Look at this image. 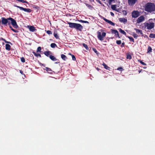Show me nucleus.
<instances>
[{"instance_id": "1", "label": "nucleus", "mask_w": 155, "mask_h": 155, "mask_svg": "<svg viewBox=\"0 0 155 155\" xmlns=\"http://www.w3.org/2000/svg\"><path fill=\"white\" fill-rule=\"evenodd\" d=\"M144 10L148 12H154L155 11V5L153 3H147L145 5Z\"/></svg>"}, {"instance_id": "2", "label": "nucleus", "mask_w": 155, "mask_h": 155, "mask_svg": "<svg viewBox=\"0 0 155 155\" xmlns=\"http://www.w3.org/2000/svg\"><path fill=\"white\" fill-rule=\"evenodd\" d=\"M106 33L102 30L97 32V37L99 40L102 41L104 40V38L106 36Z\"/></svg>"}, {"instance_id": "3", "label": "nucleus", "mask_w": 155, "mask_h": 155, "mask_svg": "<svg viewBox=\"0 0 155 155\" xmlns=\"http://www.w3.org/2000/svg\"><path fill=\"white\" fill-rule=\"evenodd\" d=\"M69 27L71 28H76L77 29H81L83 28L82 26L80 24L75 23H69Z\"/></svg>"}, {"instance_id": "4", "label": "nucleus", "mask_w": 155, "mask_h": 155, "mask_svg": "<svg viewBox=\"0 0 155 155\" xmlns=\"http://www.w3.org/2000/svg\"><path fill=\"white\" fill-rule=\"evenodd\" d=\"M143 24L145 26V28H147V29H151L153 28L154 26V24L153 23H148L145 22Z\"/></svg>"}, {"instance_id": "5", "label": "nucleus", "mask_w": 155, "mask_h": 155, "mask_svg": "<svg viewBox=\"0 0 155 155\" xmlns=\"http://www.w3.org/2000/svg\"><path fill=\"white\" fill-rule=\"evenodd\" d=\"M8 19L10 21V22L14 28H18V25L16 21L14 19L11 18H8Z\"/></svg>"}, {"instance_id": "6", "label": "nucleus", "mask_w": 155, "mask_h": 155, "mask_svg": "<svg viewBox=\"0 0 155 155\" xmlns=\"http://www.w3.org/2000/svg\"><path fill=\"white\" fill-rule=\"evenodd\" d=\"M111 33L112 34L115 35V38H120V37L119 35L118 31L116 30H111Z\"/></svg>"}, {"instance_id": "7", "label": "nucleus", "mask_w": 155, "mask_h": 155, "mask_svg": "<svg viewBox=\"0 0 155 155\" xmlns=\"http://www.w3.org/2000/svg\"><path fill=\"white\" fill-rule=\"evenodd\" d=\"M139 15V12L137 11H134L132 13V16L133 18H137Z\"/></svg>"}, {"instance_id": "8", "label": "nucleus", "mask_w": 155, "mask_h": 155, "mask_svg": "<svg viewBox=\"0 0 155 155\" xmlns=\"http://www.w3.org/2000/svg\"><path fill=\"white\" fill-rule=\"evenodd\" d=\"M144 17L141 16L139 17L137 20V23H140L144 20Z\"/></svg>"}, {"instance_id": "9", "label": "nucleus", "mask_w": 155, "mask_h": 155, "mask_svg": "<svg viewBox=\"0 0 155 155\" xmlns=\"http://www.w3.org/2000/svg\"><path fill=\"white\" fill-rule=\"evenodd\" d=\"M8 20H9L8 19H8H6L4 18H2V22L3 24L5 25L7 24V23H8V24H9V22L10 21H8Z\"/></svg>"}, {"instance_id": "10", "label": "nucleus", "mask_w": 155, "mask_h": 155, "mask_svg": "<svg viewBox=\"0 0 155 155\" xmlns=\"http://www.w3.org/2000/svg\"><path fill=\"white\" fill-rule=\"evenodd\" d=\"M137 0H128V2L130 5H134L136 2Z\"/></svg>"}, {"instance_id": "11", "label": "nucleus", "mask_w": 155, "mask_h": 155, "mask_svg": "<svg viewBox=\"0 0 155 155\" xmlns=\"http://www.w3.org/2000/svg\"><path fill=\"white\" fill-rule=\"evenodd\" d=\"M104 19L105 20V21H106V22L109 23V24H110V25H113L114 26V23H113V22H112L111 21H110V20H109L105 18H104Z\"/></svg>"}, {"instance_id": "12", "label": "nucleus", "mask_w": 155, "mask_h": 155, "mask_svg": "<svg viewBox=\"0 0 155 155\" xmlns=\"http://www.w3.org/2000/svg\"><path fill=\"white\" fill-rule=\"evenodd\" d=\"M119 20L120 21L123 23L126 22L127 21V19L124 18H120Z\"/></svg>"}, {"instance_id": "13", "label": "nucleus", "mask_w": 155, "mask_h": 155, "mask_svg": "<svg viewBox=\"0 0 155 155\" xmlns=\"http://www.w3.org/2000/svg\"><path fill=\"white\" fill-rule=\"evenodd\" d=\"M46 70V71L49 73L50 74H52V71L51 70V69L49 68L46 67L45 69Z\"/></svg>"}, {"instance_id": "14", "label": "nucleus", "mask_w": 155, "mask_h": 155, "mask_svg": "<svg viewBox=\"0 0 155 155\" xmlns=\"http://www.w3.org/2000/svg\"><path fill=\"white\" fill-rule=\"evenodd\" d=\"M136 32L138 33V34L140 35L141 36H143V35L142 32V31L141 30H136Z\"/></svg>"}, {"instance_id": "15", "label": "nucleus", "mask_w": 155, "mask_h": 155, "mask_svg": "<svg viewBox=\"0 0 155 155\" xmlns=\"http://www.w3.org/2000/svg\"><path fill=\"white\" fill-rule=\"evenodd\" d=\"M5 49L8 51H10L11 50V46L8 44L5 45Z\"/></svg>"}, {"instance_id": "16", "label": "nucleus", "mask_w": 155, "mask_h": 155, "mask_svg": "<svg viewBox=\"0 0 155 155\" xmlns=\"http://www.w3.org/2000/svg\"><path fill=\"white\" fill-rule=\"evenodd\" d=\"M49 58L53 61H56L57 59L55 58L54 56L52 55H50L49 56Z\"/></svg>"}, {"instance_id": "17", "label": "nucleus", "mask_w": 155, "mask_h": 155, "mask_svg": "<svg viewBox=\"0 0 155 155\" xmlns=\"http://www.w3.org/2000/svg\"><path fill=\"white\" fill-rule=\"evenodd\" d=\"M51 52L49 51H46L44 52V54L47 56L49 57Z\"/></svg>"}, {"instance_id": "18", "label": "nucleus", "mask_w": 155, "mask_h": 155, "mask_svg": "<svg viewBox=\"0 0 155 155\" xmlns=\"http://www.w3.org/2000/svg\"><path fill=\"white\" fill-rule=\"evenodd\" d=\"M104 66V68L107 70H109L110 68L105 63H103L102 64Z\"/></svg>"}, {"instance_id": "19", "label": "nucleus", "mask_w": 155, "mask_h": 155, "mask_svg": "<svg viewBox=\"0 0 155 155\" xmlns=\"http://www.w3.org/2000/svg\"><path fill=\"white\" fill-rule=\"evenodd\" d=\"M61 57L62 59L64 61H65L67 59L66 56L63 54L61 55Z\"/></svg>"}, {"instance_id": "20", "label": "nucleus", "mask_w": 155, "mask_h": 155, "mask_svg": "<svg viewBox=\"0 0 155 155\" xmlns=\"http://www.w3.org/2000/svg\"><path fill=\"white\" fill-rule=\"evenodd\" d=\"M33 53L37 57H41V54L39 53H36L34 51L33 52Z\"/></svg>"}, {"instance_id": "21", "label": "nucleus", "mask_w": 155, "mask_h": 155, "mask_svg": "<svg viewBox=\"0 0 155 155\" xmlns=\"http://www.w3.org/2000/svg\"><path fill=\"white\" fill-rule=\"evenodd\" d=\"M152 51V49L151 47L149 46L148 48L147 53H150Z\"/></svg>"}, {"instance_id": "22", "label": "nucleus", "mask_w": 155, "mask_h": 155, "mask_svg": "<svg viewBox=\"0 0 155 155\" xmlns=\"http://www.w3.org/2000/svg\"><path fill=\"white\" fill-rule=\"evenodd\" d=\"M27 28H28L29 29H35V28L33 26H29L28 25L27 26Z\"/></svg>"}, {"instance_id": "23", "label": "nucleus", "mask_w": 155, "mask_h": 155, "mask_svg": "<svg viewBox=\"0 0 155 155\" xmlns=\"http://www.w3.org/2000/svg\"><path fill=\"white\" fill-rule=\"evenodd\" d=\"M50 46L51 47L53 48H55L56 47H57V45L54 43H51Z\"/></svg>"}, {"instance_id": "24", "label": "nucleus", "mask_w": 155, "mask_h": 155, "mask_svg": "<svg viewBox=\"0 0 155 155\" xmlns=\"http://www.w3.org/2000/svg\"><path fill=\"white\" fill-rule=\"evenodd\" d=\"M54 37L58 39L59 38V36L57 35V32L56 31H54Z\"/></svg>"}, {"instance_id": "25", "label": "nucleus", "mask_w": 155, "mask_h": 155, "mask_svg": "<svg viewBox=\"0 0 155 155\" xmlns=\"http://www.w3.org/2000/svg\"><path fill=\"white\" fill-rule=\"evenodd\" d=\"M82 45L83 47H84L86 50H88L89 49V48L87 45L85 43H83Z\"/></svg>"}, {"instance_id": "26", "label": "nucleus", "mask_w": 155, "mask_h": 155, "mask_svg": "<svg viewBox=\"0 0 155 155\" xmlns=\"http://www.w3.org/2000/svg\"><path fill=\"white\" fill-rule=\"evenodd\" d=\"M127 37L129 38L130 41L133 42H134V39L132 37L128 36Z\"/></svg>"}, {"instance_id": "27", "label": "nucleus", "mask_w": 155, "mask_h": 155, "mask_svg": "<svg viewBox=\"0 0 155 155\" xmlns=\"http://www.w3.org/2000/svg\"><path fill=\"white\" fill-rule=\"evenodd\" d=\"M149 37L151 38H155V34H150L149 35Z\"/></svg>"}, {"instance_id": "28", "label": "nucleus", "mask_w": 155, "mask_h": 155, "mask_svg": "<svg viewBox=\"0 0 155 155\" xmlns=\"http://www.w3.org/2000/svg\"><path fill=\"white\" fill-rule=\"evenodd\" d=\"M23 11L28 12H31V10L30 9H26V8H24Z\"/></svg>"}, {"instance_id": "29", "label": "nucleus", "mask_w": 155, "mask_h": 155, "mask_svg": "<svg viewBox=\"0 0 155 155\" xmlns=\"http://www.w3.org/2000/svg\"><path fill=\"white\" fill-rule=\"evenodd\" d=\"M126 58L127 59H131L132 57H131V56L130 54H128L127 55V58Z\"/></svg>"}, {"instance_id": "30", "label": "nucleus", "mask_w": 155, "mask_h": 155, "mask_svg": "<svg viewBox=\"0 0 155 155\" xmlns=\"http://www.w3.org/2000/svg\"><path fill=\"white\" fill-rule=\"evenodd\" d=\"M41 48L40 47H39L38 48L37 52H41Z\"/></svg>"}, {"instance_id": "31", "label": "nucleus", "mask_w": 155, "mask_h": 155, "mask_svg": "<svg viewBox=\"0 0 155 155\" xmlns=\"http://www.w3.org/2000/svg\"><path fill=\"white\" fill-rule=\"evenodd\" d=\"M69 54L71 55L72 57V59L73 60H74V61L76 60V58L74 55L72 54Z\"/></svg>"}, {"instance_id": "32", "label": "nucleus", "mask_w": 155, "mask_h": 155, "mask_svg": "<svg viewBox=\"0 0 155 155\" xmlns=\"http://www.w3.org/2000/svg\"><path fill=\"white\" fill-rule=\"evenodd\" d=\"M116 43L118 45H120L121 43V40H117L116 41Z\"/></svg>"}, {"instance_id": "33", "label": "nucleus", "mask_w": 155, "mask_h": 155, "mask_svg": "<svg viewBox=\"0 0 155 155\" xmlns=\"http://www.w3.org/2000/svg\"><path fill=\"white\" fill-rule=\"evenodd\" d=\"M111 8H112V9H113L114 10H116V7L115 5H112L111 6Z\"/></svg>"}, {"instance_id": "34", "label": "nucleus", "mask_w": 155, "mask_h": 155, "mask_svg": "<svg viewBox=\"0 0 155 155\" xmlns=\"http://www.w3.org/2000/svg\"><path fill=\"white\" fill-rule=\"evenodd\" d=\"M79 21L80 22H81L84 23H88V22L87 21H83L82 20H80Z\"/></svg>"}, {"instance_id": "35", "label": "nucleus", "mask_w": 155, "mask_h": 155, "mask_svg": "<svg viewBox=\"0 0 155 155\" xmlns=\"http://www.w3.org/2000/svg\"><path fill=\"white\" fill-rule=\"evenodd\" d=\"M120 32L123 34L126 35V33L122 30H120Z\"/></svg>"}, {"instance_id": "36", "label": "nucleus", "mask_w": 155, "mask_h": 155, "mask_svg": "<svg viewBox=\"0 0 155 155\" xmlns=\"http://www.w3.org/2000/svg\"><path fill=\"white\" fill-rule=\"evenodd\" d=\"M21 60L22 62L24 63L25 62V58L24 57L21 58Z\"/></svg>"}, {"instance_id": "37", "label": "nucleus", "mask_w": 155, "mask_h": 155, "mask_svg": "<svg viewBox=\"0 0 155 155\" xmlns=\"http://www.w3.org/2000/svg\"><path fill=\"white\" fill-rule=\"evenodd\" d=\"M132 35L135 38H137V37L138 36L134 33H133Z\"/></svg>"}, {"instance_id": "38", "label": "nucleus", "mask_w": 155, "mask_h": 155, "mask_svg": "<svg viewBox=\"0 0 155 155\" xmlns=\"http://www.w3.org/2000/svg\"><path fill=\"white\" fill-rule=\"evenodd\" d=\"M138 61L141 64L143 65H146V64H145L144 62L142 61L141 60H139Z\"/></svg>"}, {"instance_id": "39", "label": "nucleus", "mask_w": 155, "mask_h": 155, "mask_svg": "<svg viewBox=\"0 0 155 155\" xmlns=\"http://www.w3.org/2000/svg\"><path fill=\"white\" fill-rule=\"evenodd\" d=\"M45 31H46L48 35H51L52 34L51 31L50 30H47V31L45 30Z\"/></svg>"}, {"instance_id": "40", "label": "nucleus", "mask_w": 155, "mask_h": 155, "mask_svg": "<svg viewBox=\"0 0 155 155\" xmlns=\"http://www.w3.org/2000/svg\"><path fill=\"white\" fill-rule=\"evenodd\" d=\"M93 50L97 54H98V52L97 51L96 49L95 48H93Z\"/></svg>"}, {"instance_id": "41", "label": "nucleus", "mask_w": 155, "mask_h": 155, "mask_svg": "<svg viewBox=\"0 0 155 155\" xmlns=\"http://www.w3.org/2000/svg\"><path fill=\"white\" fill-rule=\"evenodd\" d=\"M17 1L23 2V3H27V2L26 1H25L24 0H17Z\"/></svg>"}, {"instance_id": "42", "label": "nucleus", "mask_w": 155, "mask_h": 155, "mask_svg": "<svg viewBox=\"0 0 155 155\" xmlns=\"http://www.w3.org/2000/svg\"><path fill=\"white\" fill-rule=\"evenodd\" d=\"M16 7H17V8H19L21 10H24V8H23V7H20V6H16Z\"/></svg>"}, {"instance_id": "43", "label": "nucleus", "mask_w": 155, "mask_h": 155, "mask_svg": "<svg viewBox=\"0 0 155 155\" xmlns=\"http://www.w3.org/2000/svg\"><path fill=\"white\" fill-rule=\"evenodd\" d=\"M16 7H17V8H19L21 10H24V8H23V7H20V6H16Z\"/></svg>"}, {"instance_id": "44", "label": "nucleus", "mask_w": 155, "mask_h": 155, "mask_svg": "<svg viewBox=\"0 0 155 155\" xmlns=\"http://www.w3.org/2000/svg\"><path fill=\"white\" fill-rule=\"evenodd\" d=\"M123 15H126L127 14V12L126 11H123Z\"/></svg>"}, {"instance_id": "45", "label": "nucleus", "mask_w": 155, "mask_h": 155, "mask_svg": "<svg viewBox=\"0 0 155 155\" xmlns=\"http://www.w3.org/2000/svg\"><path fill=\"white\" fill-rule=\"evenodd\" d=\"M13 31L15 32L18 33L19 32L18 30H12Z\"/></svg>"}, {"instance_id": "46", "label": "nucleus", "mask_w": 155, "mask_h": 155, "mask_svg": "<svg viewBox=\"0 0 155 155\" xmlns=\"http://www.w3.org/2000/svg\"><path fill=\"white\" fill-rule=\"evenodd\" d=\"M122 68L121 67H119L117 68V70H119L120 71H122Z\"/></svg>"}, {"instance_id": "47", "label": "nucleus", "mask_w": 155, "mask_h": 155, "mask_svg": "<svg viewBox=\"0 0 155 155\" xmlns=\"http://www.w3.org/2000/svg\"><path fill=\"white\" fill-rule=\"evenodd\" d=\"M0 40H3V41H4L5 42H7V41H6V40L5 39L3 38H0Z\"/></svg>"}, {"instance_id": "48", "label": "nucleus", "mask_w": 155, "mask_h": 155, "mask_svg": "<svg viewBox=\"0 0 155 155\" xmlns=\"http://www.w3.org/2000/svg\"><path fill=\"white\" fill-rule=\"evenodd\" d=\"M125 45V43L124 42H123L121 44V45L120 46V47L122 48L124 47V46Z\"/></svg>"}, {"instance_id": "49", "label": "nucleus", "mask_w": 155, "mask_h": 155, "mask_svg": "<svg viewBox=\"0 0 155 155\" xmlns=\"http://www.w3.org/2000/svg\"><path fill=\"white\" fill-rule=\"evenodd\" d=\"M109 1V2L110 4L113 1H114L115 0H108Z\"/></svg>"}, {"instance_id": "50", "label": "nucleus", "mask_w": 155, "mask_h": 155, "mask_svg": "<svg viewBox=\"0 0 155 155\" xmlns=\"http://www.w3.org/2000/svg\"><path fill=\"white\" fill-rule=\"evenodd\" d=\"M110 15H111V16H114V14L112 12H110Z\"/></svg>"}, {"instance_id": "51", "label": "nucleus", "mask_w": 155, "mask_h": 155, "mask_svg": "<svg viewBox=\"0 0 155 155\" xmlns=\"http://www.w3.org/2000/svg\"><path fill=\"white\" fill-rule=\"evenodd\" d=\"M36 30H29V31L31 32H34Z\"/></svg>"}, {"instance_id": "52", "label": "nucleus", "mask_w": 155, "mask_h": 155, "mask_svg": "<svg viewBox=\"0 0 155 155\" xmlns=\"http://www.w3.org/2000/svg\"><path fill=\"white\" fill-rule=\"evenodd\" d=\"M142 71V69H141V70H140L138 72L139 73H140L141 71Z\"/></svg>"}, {"instance_id": "53", "label": "nucleus", "mask_w": 155, "mask_h": 155, "mask_svg": "<svg viewBox=\"0 0 155 155\" xmlns=\"http://www.w3.org/2000/svg\"><path fill=\"white\" fill-rule=\"evenodd\" d=\"M96 69H97V71H99V70H100V69L99 68H96Z\"/></svg>"}, {"instance_id": "54", "label": "nucleus", "mask_w": 155, "mask_h": 155, "mask_svg": "<svg viewBox=\"0 0 155 155\" xmlns=\"http://www.w3.org/2000/svg\"><path fill=\"white\" fill-rule=\"evenodd\" d=\"M7 42H6V43H9V44H11V43L10 42H8V41H7Z\"/></svg>"}, {"instance_id": "55", "label": "nucleus", "mask_w": 155, "mask_h": 155, "mask_svg": "<svg viewBox=\"0 0 155 155\" xmlns=\"http://www.w3.org/2000/svg\"><path fill=\"white\" fill-rule=\"evenodd\" d=\"M90 0L91 2H92L94 1V0Z\"/></svg>"}, {"instance_id": "56", "label": "nucleus", "mask_w": 155, "mask_h": 155, "mask_svg": "<svg viewBox=\"0 0 155 155\" xmlns=\"http://www.w3.org/2000/svg\"><path fill=\"white\" fill-rule=\"evenodd\" d=\"M20 72L22 74V71H20Z\"/></svg>"}, {"instance_id": "57", "label": "nucleus", "mask_w": 155, "mask_h": 155, "mask_svg": "<svg viewBox=\"0 0 155 155\" xmlns=\"http://www.w3.org/2000/svg\"><path fill=\"white\" fill-rule=\"evenodd\" d=\"M87 6L88 7H90L91 6L90 5H87Z\"/></svg>"}, {"instance_id": "58", "label": "nucleus", "mask_w": 155, "mask_h": 155, "mask_svg": "<svg viewBox=\"0 0 155 155\" xmlns=\"http://www.w3.org/2000/svg\"><path fill=\"white\" fill-rule=\"evenodd\" d=\"M55 63H56V64H57V63H58L57 62H56Z\"/></svg>"}, {"instance_id": "59", "label": "nucleus", "mask_w": 155, "mask_h": 155, "mask_svg": "<svg viewBox=\"0 0 155 155\" xmlns=\"http://www.w3.org/2000/svg\"><path fill=\"white\" fill-rule=\"evenodd\" d=\"M99 3H101V2L100 1H99Z\"/></svg>"}, {"instance_id": "60", "label": "nucleus", "mask_w": 155, "mask_h": 155, "mask_svg": "<svg viewBox=\"0 0 155 155\" xmlns=\"http://www.w3.org/2000/svg\"><path fill=\"white\" fill-rule=\"evenodd\" d=\"M21 32V30H19Z\"/></svg>"}, {"instance_id": "61", "label": "nucleus", "mask_w": 155, "mask_h": 155, "mask_svg": "<svg viewBox=\"0 0 155 155\" xmlns=\"http://www.w3.org/2000/svg\"><path fill=\"white\" fill-rule=\"evenodd\" d=\"M80 30V31H81V30L80 29V30Z\"/></svg>"}, {"instance_id": "62", "label": "nucleus", "mask_w": 155, "mask_h": 155, "mask_svg": "<svg viewBox=\"0 0 155 155\" xmlns=\"http://www.w3.org/2000/svg\"><path fill=\"white\" fill-rule=\"evenodd\" d=\"M144 68H145V67H144Z\"/></svg>"}, {"instance_id": "63", "label": "nucleus", "mask_w": 155, "mask_h": 155, "mask_svg": "<svg viewBox=\"0 0 155 155\" xmlns=\"http://www.w3.org/2000/svg\"><path fill=\"white\" fill-rule=\"evenodd\" d=\"M1 23V21L0 20V23Z\"/></svg>"}, {"instance_id": "64", "label": "nucleus", "mask_w": 155, "mask_h": 155, "mask_svg": "<svg viewBox=\"0 0 155 155\" xmlns=\"http://www.w3.org/2000/svg\"><path fill=\"white\" fill-rule=\"evenodd\" d=\"M104 1H105V0H104Z\"/></svg>"}]
</instances>
